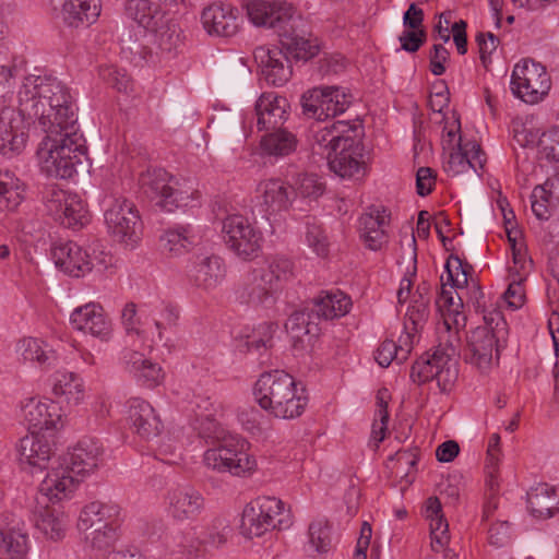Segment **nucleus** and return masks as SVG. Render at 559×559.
<instances>
[{
    "mask_svg": "<svg viewBox=\"0 0 559 559\" xmlns=\"http://www.w3.org/2000/svg\"><path fill=\"white\" fill-rule=\"evenodd\" d=\"M19 111L29 122L36 121L45 133L64 128L70 119L63 114L76 117V108L69 87L53 76L29 75L23 81L17 93Z\"/></svg>",
    "mask_w": 559,
    "mask_h": 559,
    "instance_id": "f257e3e1",
    "label": "nucleus"
},
{
    "mask_svg": "<svg viewBox=\"0 0 559 559\" xmlns=\"http://www.w3.org/2000/svg\"><path fill=\"white\" fill-rule=\"evenodd\" d=\"M70 122L64 128L48 131L40 142L37 156L40 168L50 177L68 179L87 159V148L80 132L78 117L63 114Z\"/></svg>",
    "mask_w": 559,
    "mask_h": 559,
    "instance_id": "f03ea898",
    "label": "nucleus"
},
{
    "mask_svg": "<svg viewBox=\"0 0 559 559\" xmlns=\"http://www.w3.org/2000/svg\"><path fill=\"white\" fill-rule=\"evenodd\" d=\"M197 407V416L205 418L214 427L213 432L204 433V436L212 437L219 442L217 447L205 451L203 461L206 467L218 473H229L237 477L252 475L258 464L255 457L247 451V442L235 436H227L214 423L219 405H216L210 399H204L201 403H198Z\"/></svg>",
    "mask_w": 559,
    "mask_h": 559,
    "instance_id": "7ed1b4c3",
    "label": "nucleus"
},
{
    "mask_svg": "<svg viewBox=\"0 0 559 559\" xmlns=\"http://www.w3.org/2000/svg\"><path fill=\"white\" fill-rule=\"evenodd\" d=\"M253 395L261 408L282 419L299 417L308 402L305 390L298 391L295 379L283 370L262 373L254 384Z\"/></svg>",
    "mask_w": 559,
    "mask_h": 559,
    "instance_id": "20e7f679",
    "label": "nucleus"
},
{
    "mask_svg": "<svg viewBox=\"0 0 559 559\" xmlns=\"http://www.w3.org/2000/svg\"><path fill=\"white\" fill-rule=\"evenodd\" d=\"M448 277L452 282L449 288L443 284L441 292L436 300V307L440 313L441 321L437 323V340L453 352V347L461 346V331L465 328L466 316L463 312V301L455 287L467 283L465 270L455 275L450 270V263H447Z\"/></svg>",
    "mask_w": 559,
    "mask_h": 559,
    "instance_id": "39448f33",
    "label": "nucleus"
},
{
    "mask_svg": "<svg viewBox=\"0 0 559 559\" xmlns=\"http://www.w3.org/2000/svg\"><path fill=\"white\" fill-rule=\"evenodd\" d=\"M143 192L166 212L192 205L199 198L198 190L180 183L163 168L147 169L140 177Z\"/></svg>",
    "mask_w": 559,
    "mask_h": 559,
    "instance_id": "423d86ee",
    "label": "nucleus"
},
{
    "mask_svg": "<svg viewBox=\"0 0 559 559\" xmlns=\"http://www.w3.org/2000/svg\"><path fill=\"white\" fill-rule=\"evenodd\" d=\"M292 525L289 511L275 497H259L246 506L241 518V534L259 537L271 528L286 530Z\"/></svg>",
    "mask_w": 559,
    "mask_h": 559,
    "instance_id": "0eeeda50",
    "label": "nucleus"
},
{
    "mask_svg": "<svg viewBox=\"0 0 559 559\" xmlns=\"http://www.w3.org/2000/svg\"><path fill=\"white\" fill-rule=\"evenodd\" d=\"M105 224L110 236L124 248L134 249L143 233V224L134 204L127 199H114L105 210Z\"/></svg>",
    "mask_w": 559,
    "mask_h": 559,
    "instance_id": "6e6552de",
    "label": "nucleus"
},
{
    "mask_svg": "<svg viewBox=\"0 0 559 559\" xmlns=\"http://www.w3.org/2000/svg\"><path fill=\"white\" fill-rule=\"evenodd\" d=\"M44 205L47 214L64 227L76 229L90 223L87 206L78 194L49 187L45 191Z\"/></svg>",
    "mask_w": 559,
    "mask_h": 559,
    "instance_id": "1a4fd4ad",
    "label": "nucleus"
},
{
    "mask_svg": "<svg viewBox=\"0 0 559 559\" xmlns=\"http://www.w3.org/2000/svg\"><path fill=\"white\" fill-rule=\"evenodd\" d=\"M550 85L546 68L533 60L516 63L512 71V93L526 104L540 102L548 94Z\"/></svg>",
    "mask_w": 559,
    "mask_h": 559,
    "instance_id": "9d476101",
    "label": "nucleus"
},
{
    "mask_svg": "<svg viewBox=\"0 0 559 559\" xmlns=\"http://www.w3.org/2000/svg\"><path fill=\"white\" fill-rule=\"evenodd\" d=\"M300 102L305 116L324 121L345 112L352 103V96L338 86H317L305 92Z\"/></svg>",
    "mask_w": 559,
    "mask_h": 559,
    "instance_id": "9b49d317",
    "label": "nucleus"
},
{
    "mask_svg": "<svg viewBox=\"0 0 559 559\" xmlns=\"http://www.w3.org/2000/svg\"><path fill=\"white\" fill-rule=\"evenodd\" d=\"M222 233L227 247L240 259L252 260L261 250L262 234L250 221L239 214L223 221Z\"/></svg>",
    "mask_w": 559,
    "mask_h": 559,
    "instance_id": "f8f14e48",
    "label": "nucleus"
},
{
    "mask_svg": "<svg viewBox=\"0 0 559 559\" xmlns=\"http://www.w3.org/2000/svg\"><path fill=\"white\" fill-rule=\"evenodd\" d=\"M419 310L408 306L404 318V333L399 338V344L393 340H385L378 347L374 359L381 367H389L395 359L399 364L407 360L413 349V338L418 331Z\"/></svg>",
    "mask_w": 559,
    "mask_h": 559,
    "instance_id": "ddd939ff",
    "label": "nucleus"
},
{
    "mask_svg": "<svg viewBox=\"0 0 559 559\" xmlns=\"http://www.w3.org/2000/svg\"><path fill=\"white\" fill-rule=\"evenodd\" d=\"M168 516L179 523L193 522L202 513L205 500L202 493L189 485L170 488L165 497Z\"/></svg>",
    "mask_w": 559,
    "mask_h": 559,
    "instance_id": "4468645a",
    "label": "nucleus"
},
{
    "mask_svg": "<svg viewBox=\"0 0 559 559\" xmlns=\"http://www.w3.org/2000/svg\"><path fill=\"white\" fill-rule=\"evenodd\" d=\"M28 121L11 107L0 111V154L13 157L23 152L27 141Z\"/></svg>",
    "mask_w": 559,
    "mask_h": 559,
    "instance_id": "2eb2a0df",
    "label": "nucleus"
},
{
    "mask_svg": "<svg viewBox=\"0 0 559 559\" xmlns=\"http://www.w3.org/2000/svg\"><path fill=\"white\" fill-rule=\"evenodd\" d=\"M247 14L254 25L272 28L280 35L297 10L285 1L251 0L247 4Z\"/></svg>",
    "mask_w": 559,
    "mask_h": 559,
    "instance_id": "dca6fc26",
    "label": "nucleus"
},
{
    "mask_svg": "<svg viewBox=\"0 0 559 559\" xmlns=\"http://www.w3.org/2000/svg\"><path fill=\"white\" fill-rule=\"evenodd\" d=\"M73 329L90 334L102 342H108L112 336V323L104 308L96 302H88L75 308L70 316Z\"/></svg>",
    "mask_w": 559,
    "mask_h": 559,
    "instance_id": "f3484780",
    "label": "nucleus"
},
{
    "mask_svg": "<svg viewBox=\"0 0 559 559\" xmlns=\"http://www.w3.org/2000/svg\"><path fill=\"white\" fill-rule=\"evenodd\" d=\"M81 481L67 466L53 461L46 477L41 480L39 492L51 502H59L70 499Z\"/></svg>",
    "mask_w": 559,
    "mask_h": 559,
    "instance_id": "a211bd4d",
    "label": "nucleus"
},
{
    "mask_svg": "<svg viewBox=\"0 0 559 559\" xmlns=\"http://www.w3.org/2000/svg\"><path fill=\"white\" fill-rule=\"evenodd\" d=\"M202 23L210 35L231 37L239 31V10L225 2H214L202 12Z\"/></svg>",
    "mask_w": 559,
    "mask_h": 559,
    "instance_id": "6ab92c4d",
    "label": "nucleus"
},
{
    "mask_svg": "<svg viewBox=\"0 0 559 559\" xmlns=\"http://www.w3.org/2000/svg\"><path fill=\"white\" fill-rule=\"evenodd\" d=\"M307 33V22L297 12L288 25L280 31V41L286 53L298 60H308L314 57L319 47L306 38Z\"/></svg>",
    "mask_w": 559,
    "mask_h": 559,
    "instance_id": "aec40b11",
    "label": "nucleus"
},
{
    "mask_svg": "<svg viewBox=\"0 0 559 559\" xmlns=\"http://www.w3.org/2000/svg\"><path fill=\"white\" fill-rule=\"evenodd\" d=\"M102 453L99 441L88 438L79 441L71 451L57 460L78 478H82L97 468Z\"/></svg>",
    "mask_w": 559,
    "mask_h": 559,
    "instance_id": "412c9836",
    "label": "nucleus"
},
{
    "mask_svg": "<svg viewBox=\"0 0 559 559\" xmlns=\"http://www.w3.org/2000/svg\"><path fill=\"white\" fill-rule=\"evenodd\" d=\"M128 403V419L132 431L144 440L158 437L164 429V425L155 408L141 397H132Z\"/></svg>",
    "mask_w": 559,
    "mask_h": 559,
    "instance_id": "4be33fe9",
    "label": "nucleus"
},
{
    "mask_svg": "<svg viewBox=\"0 0 559 559\" xmlns=\"http://www.w3.org/2000/svg\"><path fill=\"white\" fill-rule=\"evenodd\" d=\"M253 56L267 84L282 86L288 82L292 67L282 49L260 46L254 49Z\"/></svg>",
    "mask_w": 559,
    "mask_h": 559,
    "instance_id": "5701e85b",
    "label": "nucleus"
},
{
    "mask_svg": "<svg viewBox=\"0 0 559 559\" xmlns=\"http://www.w3.org/2000/svg\"><path fill=\"white\" fill-rule=\"evenodd\" d=\"M415 231H419V217L417 218L415 227L411 231H406L400 241V258L397 263L404 266V277L401 281V286L397 292V299L400 304L405 302L413 286V282L417 275V242Z\"/></svg>",
    "mask_w": 559,
    "mask_h": 559,
    "instance_id": "b1692460",
    "label": "nucleus"
},
{
    "mask_svg": "<svg viewBox=\"0 0 559 559\" xmlns=\"http://www.w3.org/2000/svg\"><path fill=\"white\" fill-rule=\"evenodd\" d=\"M278 293L271 281L259 269H253L248 273L242 286L237 292L241 304L253 307L274 304Z\"/></svg>",
    "mask_w": 559,
    "mask_h": 559,
    "instance_id": "393cba45",
    "label": "nucleus"
},
{
    "mask_svg": "<svg viewBox=\"0 0 559 559\" xmlns=\"http://www.w3.org/2000/svg\"><path fill=\"white\" fill-rule=\"evenodd\" d=\"M359 131L353 134L352 140L354 142L350 147L343 146L332 155H326L328 164L330 169L341 178H360L365 175V165L361 160V143H360Z\"/></svg>",
    "mask_w": 559,
    "mask_h": 559,
    "instance_id": "a878e982",
    "label": "nucleus"
},
{
    "mask_svg": "<svg viewBox=\"0 0 559 559\" xmlns=\"http://www.w3.org/2000/svg\"><path fill=\"white\" fill-rule=\"evenodd\" d=\"M255 197L269 214L287 211L295 199L292 185L281 179H266L258 183Z\"/></svg>",
    "mask_w": 559,
    "mask_h": 559,
    "instance_id": "bb28decb",
    "label": "nucleus"
},
{
    "mask_svg": "<svg viewBox=\"0 0 559 559\" xmlns=\"http://www.w3.org/2000/svg\"><path fill=\"white\" fill-rule=\"evenodd\" d=\"M498 340L488 326H478L467 337L465 359L480 370H487L492 362L493 350L498 353Z\"/></svg>",
    "mask_w": 559,
    "mask_h": 559,
    "instance_id": "cd10ccee",
    "label": "nucleus"
},
{
    "mask_svg": "<svg viewBox=\"0 0 559 559\" xmlns=\"http://www.w3.org/2000/svg\"><path fill=\"white\" fill-rule=\"evenodd\" d=\"M53 433L31 431L20 440V460L22 463L43 469L53 454Z\"/></svg>",
    "mask_w": 559,
    "mask_h": 559,
    "instance_id": "c85d7f7f",
    "label": "nucleus"
},
{
    "mask_svg": "<svg viewBox=\"0 0 559 559\" xmlns=\"http://www.w3.org/2000/svg\"><path fill=\"white\" fill-rule=\"evenodd\" d=\"M257 127L260 131L281 128L288 117L287 99L276 93H263L255 103Z\"/></svg>",
    "mask_w": 559,
    "mask_h": 559,
    "instance_id": "c756f323",
    "label": "nucleus"
},
{
    "mask_svg": "<svg viewBox=\"0 0 559 559\" xmlns=\"http://www.w3.org/2000/svg\"><path fill=\"white\" fill-rule=\"evenodd\" d=\"M51 255L57 267L64 273L80 277L88 273V250L76 242H57L51 249Z\"/></svg>",
    "mask_w": 559,
    "mask_h": 559,
    "instance_id": "7c9ffc66",
    "label": "nucleus"
},
{
    "mask_svg": "<svg viewBox=\"0 0 559 559\" xmlns=\"http://www.w3.org/2000/svg\"><path fill=\"white\" fill-rule=\"evenodd\" d=\"M58 406L53 402H41L31 399L23 406L24 418L31 431L52 433L61 423Z\"/></svg>",
    "mask_w": 559,
    "mask_h": 559,
    "instance_id": "2f4dec72",
    "label": "nucleus"
},
{
    "mask_svg": "<svg viewBox=\"0 0 559 559\" xmlns=\"http://www.w3.org/2000/svg\"><path fill=\"white\" fill-rule=\"evenodd\" d=\"M360 233L366 246L371 250H379L386 242L385 228L390 222V214L383 206H372L360 217Z\"/></svg>",
    "mask_w": 559,
    "mask_h": 559,
    "instance_id": "473e14b6",
    "label": "nucleus"
},
{
    "mask_svg": "<svg viewBox=\"0 0 559 559\" xmlns=\"http://www.w3.org/2000/svg\"><path fill=\"white\" fill-rule=\"evenodd\" d=\"M121 513L119 504L108 501H92L81 511L78 527L80 532H86L91 528L103 527L116 524Z\"/></svg>",
    "mask_w": 559,
    "mask_h": 559,
    "instance_id": "72a5a7b5",
    "label": "nucleus"
},
{
    "mask_svg": "<svg viewBox=\"0 0 559 559\" xmlns=\"http://www.w3.org/2000/svg\"><path fill=\"white\" fill-rule=\"evenodd\" d=\"M127 371L143 386L153 389L162 384L165 373L159 364L146 358L139 352L124 356Z\"/></svg>",
    "mask_w": 559,
    "mask_h": 559,
    "instance_id": "f704fd0d",
    "label": "nucleus"
},
{
    "mask_svg": "<svg viewBox=\"0 0 559 559\" xmlns=\"http://www.w3.org/2000/svg\"><path fill=\"white\" fill-rule=\"evenodd\" d=\"M193 284L204 290L216 288L225 277L223 259L217 255L200 257L189 271Z\"/></svg>",
    "mask_w": 559,
    "mask_h": 559,
    "instance_id": "c9c22d12",
    "label": "nucleus"
},
{
    "mask_svg": "<svg viewBox=\"0 0 559 559\" xmlns=\"http://www.w3.org/2000/svg\"><path fill=\"white\" fill-rule=\"evenodd\" d=\"M100 0H66L61 19L69 27H84L95 23L100 15Z\"/></svg>",
    "mask_w": 559,
    "mask_h": 559,
    "instance_id": "e433bc0d",
    "label": "nucleus"
},
{
    "mask_svg": "<svg viewBox=\"0 0 559 559\" xmlns=\"http://www.w3.org/2000/svg\"><path fill=\"white\" fill-rule=\"evenodd\" d=\"M359 131V126L336 121L331 127L320 129L314 133L313 140L320 148L328 150L334 155L342 146L350 147L354 144L352 136Z\"/></svg>",
    "mask_w": 559,
    "mask_h": 559,
    "instance_id": "4c0bfd02",
    "label": "nucleus"
},
{
    "mask_svg": "<svg viewBox=\"0 0 559 559\" xmlns=\"http://www.w3.org/2000/svg\"><path fill=\"white\" fill-rule=\"evenodd\" d=\"M526 501L533 516L548 519L559 511V490L546 483L537 484L527 491Z\"/></svg>",
    "mask_w": 559,
    "mask_h": 559,
    "instance_id": "58836bf2",
    "label": "nucleus"
},
{
    "mask_svg": "<svg viewBox=\"0 0 559 559\" xmlns=\"http://www.w3.org/2000/svg\"><path fill=\"white\" fill-rule=\"evenodd\" d=\"M485 162V154L480 145L476 142H467L464 146L449 152L444 169L452 175L465 173L469 168L477 173L483 169Z\"/></svg>",
    "mask_w": 559,
    "mask_h": 559,
    "instance_id": "ea45409f",
    "label": "nucleus"
},
{
    "mask_svg": "<svg viewBox=\"0 0 559 559\" xmlns=\"http://www.w3.org/2000/svg\"><path fill=\"white\" fill-rule=\"evenodd\" d=\"M438 341L437 349L433 354H427L426 359L421 356V383L437 380L438 385L445 382L448 379L444 376L449 374V369L445 366L449 359L457 354L460 346L453 347V352L448 346Z\"/></svg>",
    "mask_w": 559,
    "mask_h": 559,
    "instance_id": "a19ab883",
    "label": "nucleus"
},
{
    "mask_svg": "<svg viewBox=\"0 0 559 559\" xmlns=\"http://www.w3.org/2000/svg\"><path fill=\"white\" fill-rule=\"evenodd\" d=\"M352 306L350 298L341 290L322 292L313 299L312 314L324 320L345 316Z\"/></svg>",
    "mask_w": 559,
    "mask_h": 559,
    "instance_id": "79ce46f5",
    "label": "nucleus"
},
{
    "mask_svg": "<svg viewBox=\"0 0 559 559\" xmlns=\"http://www.w3.org/2000/svg\"><path fill=\"white\" fill-rule=\"evenodd\" d=\"M29 550L28 534L24 523L0 530V555L8 559H25Z\"/></svg>",
    "mask_w": 559,
    "mask_h": 559,
    "instance_id": "37998d69",
    "label": "nucleus"
},
{
    "mask_svg": "<svg viewBox=\"0 0 559 559\" xmlns=\"http://www.w3.org/2000/svg\"><path fill=\"white\" fill-rule=\"evenodd\" d=\"M425 512L429 521L431 547L435 551H440L450 540L449 524L444 519L440 500L437 497H429Z\"/></svg>",
    "mask_w": 559,
    "mask_h": 559,
    "instance_id": "c03bdc74",
    "label": "nucleus"
},
{
    "mask_svg": "<svg viewBox=\"0 0 559 559\" xmlns=\"http://www.w3.org/2000/svg\"><path fill=\"white\" fill-rule=\"evenodd\" d=\"M260 140L262 154L274 157H284L296 151L297 136L287 129L276 128L269 130Z\"/></svg>",
    "mask_w": 559,
    "mask_h": 559,
    "instance_id": "a18cd8bd",
    "label": "nucleus"
},
{
    "mask_svg": "<svg viewBox=\"0 0 559 559\" xmlns=\"http://www.w3.org/2000/svg\"><path fill=\"white\" fill-rule=\"evenodd\" d=\"M126 14L147 31H157L164 19L159 5L150 0H129Z\"/></svg>",
    "mask_w": 559,
    "mask_h": 559,
    "instance_id": "49530a36",
    "label": "nucleus"
},
{
    "mask_svg": "<svg viewBox=\"0 0 559 559\" xmlns=\"http://www.w3.org/2000/svg\"><path fill=\"white\" fill-rule=\"evenodd\" d=\"M146 320L152 321L157 330V340L169 346V338L165 337L164 330L174 328L179 320V310L170 302L159 301L147 306Z\"/></svg>",
    "mask_w": 559,
    "mask_h": 559,
    "instance_id": "de8ad7c7",
    "label": "nucleus"
},
{
    "mask_svg": "<svg viewBox=\"0 0 559 559\" xmlns=\"http://www.w3.org/2000/svg\"><path fill=\"white\" fill-rule=\"evenodd\" d=\"M241 123V119L235 112L221 110L211 117L207 128L221 143L227 144L235 138H240L239 127Z\"/></svg>",
    "mask_w": 559,
    "mask_h": 559,
    "instance_id": "09e8293b",
    "label": "nucleus"
},
{
    "mask_svg": "<svg viewBox=\"0 0 559 559\" xmlns=\"http://www.w3.org/2000/svg\"><path fill=\"white\" fill-rule=\"evenodd\" d=\"M66 525L67 519L63 513L53 508L45 506L35 512V526L50 539L63 537Z\"/></svg>",
    "mask_w": 559,
    "mask_h": 559,
    "instance_id": "8fccbe9b",
    "label": "nucleus"
},
{
    "mask_svg": "<svg viewBox=\"0 0 559 559\" xmlns=\"http://www.w3.org/2000/svg\"><path fill=\"white\" fill-rule=\"evenodd\" d=\"M17 352L24 361L36 362L43 367L51 366L57 360L56 352L38 338L25 337L21 340Z\"/></svg>",
    "mask_w": 559,
    "mask_h": 559,
    "instance_id": "3c124183",
    "label": "nucleus"
},
{
    "mask_svg": "<svg viewBox=\"0 0 559 559\" xmlns=\"http://www.w3.org/2000/svg\"><path fill=\"white\" fill-rule=\"evenodd\" d=\"M23 183L12 171H0V210L17 209L23 200Z\"/></svg>",
    "mask_w": 559,
    "mask_h": 559,
    "instance_id": "603ef678",
    "label": "nucleus"
},
{
    "mask_svg": "<svg viewBox=\"0 0 559 559\" xmlns=\"http://www.w3.org/2000/svg\"><path fill=\"white\" fill-rule=\"evenodd\" d=\"M52 392L63 396L68 403L79 404L84 396L83 381L73 372H57Z\"/></svg>",
    "mask_w": 559,
    "mask_h": 559,
    "instance_id": "864d4df0",
    "label": "nucleus"
},
{
    "mask_svg": "<svg viewBox=\"0 0 559 559\" xmlns=\"http://www.w3.org/2000/svg\"><path fill=\"white\" fill-rule=\"evenodd\" d=\"M272 285L280 292L284 283L290 281L295 275L294 262L282 255H276L269 260L266 266L259 267Z\"/></svg>",
    "mask_w": 559,
    "mask_h": 559,
    "instance_id": "5fc2aeb1",
    "label": "nucleus"
},
{
    "mask_svg": "<svg viewBox=\"0 0 559 559\" xmlns=\"http://www.w3.org/2000/svg\"><path fill=\"white\" fill-rule=\"evenodd\" d=\"M160 242L165 251L173 255H180L187 252L194 243V236L188 227H178L166 230Z\"/></svg>",
    "mask_w": 559,
    "mask_h": 559,
    "instance_id": "6e6d98bb",
    "label": "nucleus"
},
{
    "mask_svg": "<svg viewBox=\"0 0 559 559\" xmlns=\"http://www.w3.org/2000/svg\"><path fill=\"white\" fill-rule=\"evenodd\" d=\"M403 23L411 28L405 31L400 37L401 48L408 52H415L419 49V8L412 3L405 12Z\"/></svg>",
    "mask_w": 559,
    "mask_h": 559,
    "instance_id": "4d7b16f0",
    "label": "nucleus"
},
{
    "mask_svg": "<svg viewBox=\"0 0 559 559\" xmlns=\"http://www.w3.org/2000/svg\"><path fill=\"white\" fill-rule=\"evenodd\" d=\"M391 400V393L386 388H381L377 393L376 418L372 424L371 438L377 448L385 438L386 425L389 420L388 403Z\"/></svg>",
    "mask_w": 559,
    "mask_h": 559,
    "instance_id": "13d9d810",
    "label": "nucleus"
},
{
    "mask_svg": "<svg viewBox=\"0 0 559 559\" xmlns=\"http://www.w3.org/2000/svg\"><path fill=\"white\" fill-rule=\"evenodd\" d=\"M98 73L100 79L118 93L129 95L134 91L132 78L122 68L112 64L102 66Z\"/></svg>",
    "mask_w": 559,
    "mask_h": 559,
    "instance_id": "bf43d9fd",
    "label": "nucleus"
},
{
    "mask_svg": "<svg viewBox=\"0 0 559 559\" xmlns=\"http://www.w3.org/2000/svg\"><path fill=\"white\" fill-rule=\"evenodd\" d=\"M152 32L155 33L156 43L162 51L173 52L182 44L180 28L174 22L163 20L158 29Z\"/></svg>",
    "mask_w": 559,
    "mask_h": 559,
    "instance_id": "052dcab7",
    "label": "nucleus"
},
{
    "mask_svg": "<svg viewBox=\"0 0 559 559\" xmlns=\"http://www.w3.org/2000/svg\"><path fill=\"white\" fill-rule=\"evenodd\" d=\"M305 240L310 249L321 258H325L329 253L330 241L322 226L314 219L307 221Z\"/></svg>",
    "mask_w": 559,
    "mask_h": 559,
    "instance_id": "680f3d73",
    "label": "nucleus"
},
{
    "mask_svg": "<svg viewBox=\"0 0 559 559\" xmlns=\"http://www.w3.org/2000/svg\"><path fill=\"white\" fill-rule=\"evenodd\" d=\"M87 544L97 550H108L118 538L117 525H106V528L96 527L82 532Z\"/></svg>",
    "mask_w": 559,
    "mask_h": 559,
    "instance_id": "e2e57ef3",
    "label": "nucleus"
},
{
    "mask_svg": "<svg viewBox=\"0 0 559 559\" xmlns=\"http://www.w3.org/2000/svg\"><path fill=\"white\" fill-rule=\"evenodd\" d=\"M309 317L304 311H295L285 323V329L294 341L295 347H298L302 343L304 336L311 332Z\"/></svg>",
    "mask_w": 559,
    "mask_h": 559,
    "instance_id": "0e129e2a",
    "label": "nucleus"
},
{
    "mask_svg": "<svg viewBox=\"0 0 559 559\" xmlns=\"http://www.w3.org/2000/svg\"><path fill=\"white\" fill-rule=\"evenodd\" d=\"M309 542L317 552H328L331 546L329 523L324 520L313 521L309 526Z\"/></svg>",
    "mask_w": 559,
    "mask_h": 559,
    "instance_id": "69168bd1",
    "label": "nucleus"
},
{
    "mask_svg": "<svg viewBox=\"0 0 559 559\" xmlns=\"http://www.w3.org/2000/svg\"><path fill=\"white\" fill-rule=\"evenodd\" d=\"M295 195L298 193L304 198H317L323 193L324 186L313 174H299L292 186Z\"/></svg>",
    "mask_w": 559,
    "mask_h": 559,
    "instance_id": "338daca9",
    "label": "nucleus"
},
{
    "mask_svg": "<svg viewBox=\"0 0 559 559\" xmlns=\"http://www.w3.org/2000/svg\"><path fill=\"white\" fill-rule=\"evenodd\" d=\"M539 146L548 160L559 164V127L544 132L539 139Z\"/></svg>",
    "mask_w": 559,
    "mask_h": 559,
    "instance_id": "774afa93",
    "label": "nucleus"
}]
</instances>
